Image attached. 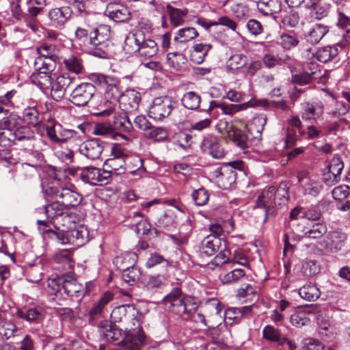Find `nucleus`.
<instances>
[{
	"mask_svg": "<svg viewBox=\"0 0 350 350\" xmlns=\"http://www.w3.org/2000/svg\"><path fill=\"white\" fill-rule=\"evenodd\" d=\"M132 305H123L115 308L111 312V323H120V326L126 317L129 310L131 308Z\"/></svg>",
	"mask_w": 350,
	"mask_h": 350,
	"instance_id": "obj_51",
	"label": "nucleus"
},
{
	"mask_svg": "<svg viewBox=\"0 0 350 350\" xmlns=\"http://www.w3.org/2000/svg\"><path fill=\"white\" fill-rule=\"evenodd\" d=\"M96 92L95 86L91 83H81L72 90L70 102L78 107L85 106Z\"/></svg>",
	"mask_w": 350,
	"mask_h": 350,
	"instance_id": "obj_11",
	"label": "nucleus"
},
{
	"mask_svg": "<svg viewBox=\"0 0 350 350\" xmlns=\"http://www.w3.org/2000/svg\"><path fill=\"white\" fill-rule=\"evenodd\" d=\"M159 265H162L163 271L165 272H167L168 268L171 266V263L168 260L164 258L163 256L154 252L150 254L145 265L146 268L150 269Z\"/></svg>",
	"mask_w": 350,
	"mask_h": 350,
	"instance_id": "obj_49",
	"label": "nucleus"
},
{
	"mask_svg": "<svg viewBox=\"0 0 350 350\" xmlns=\"http://www.w3.org/2000/svg\"><path fill=\"white\" fill-rule=\"evenodd\" d=\"M187 59L181 53L172 52L167 55V66L176 71H182L187 68Z\"/></svg>",
	"mask_w": 350,
	"mask_h": 350,
	"instance_id": "obj_36",
	"label": "nucleus"
},
{
	"mask_svg": "<svg viewBox=\"0 0 350 350\" xmlns=\"http://www.w3.org/2000/svg\"><path fill=\"white\" fill-rule=\"evenodd\" d=\"M246 277L245 271L242 269H234L231 271L226 273L222 279L224 284H232L239 281L240 280Z\"/></svg>",
	"mask_w": 350,
	"mask_h": 350,
	"instance_id": "obj_63",
	"label": "nucleus"
},
{
	"mask_svg": "<svg viewBox=\"0 0 350 350\" xmlns=\"http://www.w3.org/2000/svg\"><path fill=\"white\" fill-rule=\"evenodd\" d=\"M105 16L116 23H124L128 21L131 14L126 6L118 3H108L105 10Z\"/></svg>",
	"mask_w": 350,
	"mask_h": 350,
	"instance_id": "obj_21",
	"label": "nucleus"
},
{
	"mask_svg": "<svg viewBox=\"0 0 350 350\" xmlns=\"http://www.w3.org/2000/svg\"><path fill=\"white\" fill-rule=\"evenodd\" d=\"M290 320L291 324L297 327L307 325L310 323L308 314L304 310L296 311L292 314Z\"/></svg>",
	"mask_w": 350,
	"mask_h": 350,
	"instance_id": "obj_64",
	"label": "nucleus"
},
{
	"mask_svg": "<svg viewBox=\"0 0 350 350\" xmlns=\"http://www.w3.org/2000/svg\"><path fill=\"white\" fill-rule=\"evenodd\" d=\"M198 36V32L193 27H185L179 29L174 40L180 43L189 42Z\"/></svg>",
	"mask_w": 350,
	"mask_h": 350,
	"instance_id": "obj_53",
	"label": "nucleus"
},
{
	"mask_svg": "<svg viewBox=\"0 0 350 350\" xmlns=\"http://www.w3.org/2000/svg\"><path fill=\"white\" fill-rule=\"evenodd\" d=\"M143 319V314L139 312L134 306H132L131 308L129 310L125 320L120 326V329L124 330L126 333L142 329L141 323Z\"/></svg>",
	"mask_w": 350,
	"mask_h": 350,
	"instance_id": "obj_17",
	"label": "nucleus"
},
{
	"mask_svg": "<svg viewBox=\"0 0 350 350\" xmlns=\"http://www.w3.org/2000/svg\"><path fill=\"white\" fill-rule=\"evenodd\" d=\"M120 330V328L117 329L116 325L113 323H107L105 322V325H102L100 327V333L107 342H112L119 340Z\"/></svg>",
	"mask_w": 350,
	"mask_h": 350,
	"instance_id": "obj_42",
	"label": "nucleus"
},
{
	"mask_svg": "<svg viewBox=\"0 0 350 350\" xmlns=\"http://www.w3.org/2000/svg\"><path fill=\"white\" fill-rule=\"evenodd\" d=\"M176 104V101L170 96L157 97L149 107L148 116L154 120H162L170 115Z\"/></svg>",
	"mask_w": 350,
	"mask_h": 350,
	"instance_id": "obj_10",
	"label": "nucleus"
},
{
	"mask_svg": "<svg viewBox=\"0 0 350 350\" xmlns=\"http://www.w3.org/2000/svg\"><path fill=\"white\" fill-rule=\"evenodd\" d=\"M262 338L275 342L280 346L284 345L285 341L279 329L272 325H266L262 331Z\"/></svg>",
	"mask_w": 350,
	"mask_h": 350,
	"instance_id": "obj_41",
	"label": "nucleus"
},
{
	"mask_svg": "<svg viewBox=\"0 0 350 350\" xmlns=\"http://www.w3.org/2000/svg\"><path fill=\"white\" fill-rule=\"evenodd\" d=\"M310 14L312 17L320 20L325 17L330 10V0H310Z\"/></svg>",
	"mask_w": 350,
	"mask_h": 350,
	"instance_id": "obj_28",
	"label": "nucleus"
},
{
	"mask_svg": "<svg viewBox=\"0 0 350 350\" xmlns=\"http://www.w3.org/2000/svg\"><path fill=\"white\" fill-rule=\"evenodd\" d=\"M113 298V294L111 291L105 292L99 301L95 303L89 312L90 319L94 321L100 318L103 312L104 308Z\"/></svg>",
	"mask_w": 350,
	"mask_h": 350,
	"instance_id": "obj_26",
	"label": "nucleus"
},
{
	"mask_svg": "<svg viewBox=\"0 0 350 350\" xmlns=\"http://www.w3.org/2000/svg\"><path fill=\"white\" fill-rule=\"evenodd\" d=\"M328 32L326 26L321 24L312 25L308 31L305 34V39L311 44H317Z\"/></svg>",
	"mask_w": 350,
	"mask_h": 350,
	"instance_id": "obj_34",
	"label": "nucleus"
},
{
	"mask_svg": "<svg viewBox=\"0 0 350 350\" xmlns=\"http://www.w3.org/2000/svg\"><path fill=\"white\" fill-rule=\"evenodd\" d=\"M63 63L66 69L75 74H79L83 72V66L81 59L74 55H69L63 59Z\"/></svg>",
	"mask_w": 350,
	"mask_h": 350,
	"instance_id": "obj_45",
	"label": "nucleus"
},
{
	"mask_svg": "<svg viewBox=\"0 0 350 350\" xmlns=\"http://www.w3.org/2000/svg\"><path fill=\"white\" fill-rule=\"evenodd\" d=\"M167 272L162 271L159 274L147 275L143 280V284L148 290L154 291L161 288L167 280Z\"/></svg>",
	"mask_w": 350,
	"mask_h": 350,
	"instance_id": "obj_38",
	"label": "nucleus"
},
{
	"mask_svg": "<svg viewBox=\"0 0 350 350\" xmlns=\"http://www.w3.org/2000/svg\"><path fill=\"white\" fill-rule=\"evenodd\" d=\"M30 79L33 84L45 93L49 90L53 77L51 72H35L31 75Z\"/></svg>",
	"mask_w": 350,
	"mask_h": 350,
	"instance_id": "obj_27",
	"label": "nucleus"
},
{
	"mask_svg": "<svg viewBox=\"0 0 350 350\" xmlns=\"http://www.w3.org/2000/svg\"><path fill=\"white\" fill-rule=\"evenodd\" d=\"M72 15V10L69 6L53 8L49 10L47 16L50 25L57 29H63Z\"/></svg>",
	"mask_w": 350,
	"mask_h": 350,
	"instance_id": "obj_12",
	"label": "nucleus"
},
{
	"mask_svg": "<svg viewBox=\"0 0 350 350\" xmlns=\"http://www.w3.org/2000/svg\"><path fill=\"white\" fill-rule=\"evenodd\" d=\"M48 287L57 297L81 298L83 296V287L77 280L69 275H64L48 280Z\"/></svg>",
	"mask_w": 350,
	"mask_h": 350,
	"instance_id": "obj_3",
	"label": "nucleus"
},
{
	"mask_svg": "<svg viewBox=\"0 0 350 350\" xmlns=\"http://www.w3.org/2000/svg\"><path fill=\"white\" fill-rule=\"evenodd\" d=\"M48 232L49 239L62 245L72 244L76 246L83 245L87 241L88 234L86 228L83 227L77 228L75 226L66 232H53V230H48Z\"/></svg>",
	"mask_w": 350,
	"mask_h": 350,
	"instance_id": "obj_6",
	"label": "nucleus"
},
{
	"mask_svg": "<svg viewBox=\"0 0 350 350\" xmlns=\"http://www.w3.org/2000/svg\"><path fill=\"white\" fill-rule=\"evenodd\" d=\"M137 260L135 253H128L116 258V263L121 262L122 269V278L129 285L134 284L139 278L140 271L135 264Z\"/></svg>",
	"mask_w": 350,
	"mask_h": 350,
	"instance_id": "obj_9",
	"label": "nucleus"
},
{
	"mask_svg": "<svg viewBox=\"0 0 350 350\" xmlns=\"http://www.w3.org/2000/svg\"><path fill=\"white\" fill-rule=\"evenodd\" d=\"M90 79L92 83L100 88H105L104 95L106 98L116 100V102L118 103V100L120 99V96H122L124 92H122L120 81L118 78L113 76L94 73L91 75Z\"/></svg>",
	"mask_w": 350,
	"mask_h": 350,
	"instance_id": "obj_4",
	"label": "nucleus"
},
{
	"mask_svg": "<svg viewBox=\"0 0 350 350\" xmlns=\"http://www.w3.org/2000/svg\"><path fill=\"white\" fill-rule=\"evenodd\" d=\"M75 218L76 215L75 214L66 211L65 213L53 224L56 228L53 232H66L68 230L75 226Z\"/></svg>",
	"mask_w": 350,
	"mask_h": 350,
	"instance_id": "obj_31",
	"label": "nucleus"
},
{
	"mask_svg": "<svg viewBox=\"0 0 350 350\" xmlns=\"http://www.w3.org/2000/svg\"><path fill=\"white\" fill-rule=\"evenodd\" d=\"M131 163L135 165V169L131 167L130 164L126 167V161L124 157H111L105 161L104 166L108 169L107 171L110 172L111 176L113 174H123L127 169L129 170V173L133 175L143 171V163L140 158H133Z\"/></svg>",
	"mask_w": 350,
	"mask_h": 350,
	"instance_id": "obj_8",
	"label": "nucleus"
},
{
	"mask_svg": "<svg viewBox=\"0 0 350 350\" xmlns=\"http://www.w3.org/2000/svg\"><path fill=\"white\" fill-rule=\"evenodd\" d=\"M326 97L323 98L325 107L328 111V113L334 116H339L345 114L348 111V106L342 102L338 101L332 93L328 91Z\"/></svg>",
	"mask_w": 350,
	"mask_h": 350,
	"instance_id": "obj_23",
	"label": "nucleus"
},
{
	"mask_svg": "<svg viewBox=\"0 0 350 350\" xmlns=\"http://www.w3.org/2000/svg\"><path fill=\"white\" fill-rule=\"evenodd\" d=\"M73 80L74 78L70 77L67 73L60 75L55 80H53L49 88L53 99L56 101L60 100L64 96L66 89L71 85Z\"/></svg>",
	"mask_w": 350,
	"mask_h": 350,
	"instance_id": "obj_15",
	"label": "nucleus"
},
{
	"mask_svg": "<svg viewBox=\"0 0 350 350\" xmlns=\"http://www.w3.org/2000/svg\"><path fill=\"white\" fill-rule=\"evenodd\" d=\"M218 254L214 257V258L207 264V268L211 270H214L216 267H219L222 265L228 263L230 261V252L226 247V243L225 242V246L221 248L218 252Z\"/></svg>",
	"mask_w": 350,
	"mask_h": 350,
	"instance_id": "obj_39",
	"label": "nucleus"
},
{
	"mask_svg": "<svg viewBox=\"0 0 350 350\" xmlns=\"http://www.w3.org/2000/svg\"><path fill=\"white\" fill-rule=\"evenodd\" d=\"M327 226L324 223H315L310 228H305L304 237L308 239H319L327 232Z\"/></svg>",
	"mask_w": 350,
	"mask_h": 350,
	"instance_id": "obj_47",
	"label": "nucleus"
},
{
	"mask_svg": "<svg viewBox=\"0 0 350 350\" xmlns=\"http://www.w3.org/2000/svg\"><path fill=\"white\" fill-rule=\"evenodd\" d=\"M146 336L142 329L126 333L123 346L128 350H139L145 344Z\"/></svg>",
	"mask_w": 350,
	"mask_h": 350,
	"instance_id": "obj_24",
	"label": "nucleus"
},
{
	"mask_svg": "<svg viewBox=\"0 0 350 350\" xmlns=\"http://www.w3.org/2000/svg\"><path fill=\"white\" fill-rule=\"evenodd\" d=\"M124 49L129 54L138 53L139 57L144 59L154 57L159 50L156 42L146 38L144 31L139 29L126 36Z\"/></svg>",
	"mask_w": 350,
	"mask_h": 350,
	"instance_id": "obj_2",
	"label": "nucleus"
},
{
	"mask_svg": "<svg viewBox=\"0 0 350 350\" xmlns=\"http://www.w3.org/2000/svg\"><path fill=\"white\" fill-rule=\"evenodd\" d=\"M299 295L302 299L311 301L319 297L320 291L317 286L309 284L299 288Z\"/></svg>",
	"mask_w": 350,
	"mask_h": 350,
	"instance_id": "obj_50",
	"label": "nucleus"
},
{
	"mask_svg": "<svg viewBox=\"0 0 350 350\" xmlns=\"http://www.w3.org/2000/svg\"><path fill=\"white\" fill-rule=\"evenodd\" d=\"M49 175L54 180L49 184L42 182V191L49 196L57 199L66 208H72L79 206L83 200L82 196L71 187L57 180L56 170L49 168Z\"/></svg>",
	"mask_w": 350,
	"mask_h": 350,
	"instance_id": "obj_1",
	"label": "nucleus"
},
{
	"mask_svg": "<svg viewBox=\"0 0 350 350\" xmlns=\"http://www.w3.org/2000/svg\"><path fill=\"white\" fill-rule=\"evenodd\" d=\"M163 303L165 308L170 312L180 317L184 315V297L182 296L181 290L174 288L163 299Z\"/></svg>",
	"mask_w": 350,
	"mask_h": 350,
	"instance_id": "obj_13",
	"label": "nucleus"
},
{
	"mask_svg": "<svg viewBox=\"0 0 350 350\" xmlns=\"http://www.w3.org/2000/svg\"><path fill=\"white\" fill-rule=\"evenodd\" d=\"M212 49V45L207 43H199L193 46V50L190 53L191 60L196 64H202Z\"/></svg>",
	"mask_w": 350,
	"mask_h": 350,
	"instance_id": "obj_37",
	"label": "nucleus"
},
{
	"mask_svg": "<svg viewBox=\"0 0 350 350\" xmlns=\"http://www.w3.org/2000/svg\"><path fill=\"white\" fill-rule=\"evenodd\" d=\"M17 316L29 322H39L44 318V311L41 307L19 309Z\"/></svg>",
	"mask_w": 350,
	"mask_h": 350,
	"instance_id": "obj_29",
	"label": "nucleus"
},
{
	"mask_svg": "<svg viewBox=\"0 0 350 350\" xmlns=\"http://www.w3.org/2000/svg\"><path fill=\"white\" fill-rule=\"evenodd\" d=\"M167 130L162 126H154L152 124L148 129V131L145 133V137L155 142H163L168 138Z\"/></svg>",
	"mask_w": 350,
	"mask_h": 350,
	"instance_id": "obj_43",
	"label": "nucleus"
},
{
	"mask_svg": "<svg viewBox=\"0 0 350 350\" xmlns=\"http://www.w3.org/2000/svg\"><path fill=\"white\" fill-rule=\"evenodd\" d=\"M23 117L26 123L32 126H36L40 122V113L35 107L25 108Z\"/></svg>",
	"mask_w": 350,
	"mask_h": 350,
	"instance_id": "obj_60",
	"label": "nucleus"
},
{
	"mask_svg": "<svg viewBox=\"0 0 350 350\" xmlns=\"http://www.w3.org/2000/svg\"><path fill=\"white\" fill-rule=\"evenodd\" d=\"M325 103L323 101L307 102L301 111V118L306 121H316L324 113Z\"/></svg>",
	"mask_w": 350,
	"mask_h": 350,
	"instance_id": "obj_22",
	"label": "nucleus"
},
{
	"mask_svg": "<svg viewBox=\"0 0 350 350\" xmlns=\"http://www.w3.org/2000/svg\"><path fill=\"white\" fill-rule=\"evenodd\" d=\"M36 72H53L55 68V60L51 58L37 57L34 61Z\"/></svg>",
	"mask_w": 350,
	"mask_h": 350,
	"instance_id": "obj_46",
	"label": "nucleus"
},
{
	"mask_svg": "<svg viewBox=\"0 0 350 350\" xmlns=\"http://www.w3.org/2000/svg\"><path fill=\"white\" fill-rule=\"evenodd\" d=\"M103 150V142L92 139L82 143L79 148V152L90 160L99 159Z\"/></svg>",
	"mask_w": 350,
	"mask_h": 350,
	"instance_id": "obj_18",
	"label": "nucleus"
},
{
	"mask_svg": "<svg viewBox=\"0 0 350 350\" xmlns=\"http://www.w3.org/2000/svg\"><path fill=\"white\" fill-rule=\"evenodd\" d=\"M275 193V188L274 187H269L268 189L262 191L257 198L256 206L264 209V222L267 219L269 209L274 200Z\"/></svg>",
	"mask_w": 350,
	"mask_h": 350,
	"instance_id": "obj_25",
	"label": "nucleus"
},
{
	"mask_svg": "<svg viewBox=\"0 0 350 350\" xmlns=\"http://www.w3.org/2000/svg\"><path fill=\"white\" fill-rule=\"evenodd\" d=\"M192 227L189 220H187L186 224H184L180 229L178 235H172L171 238L177 244H185L187 242L188 239L191 234Z\"/></svg>",
	"mask_w": 350,
	"mask_h": 350,
	"instance_id": "obj_58",
	"label": "nucleus"
},
{
	"mask_svg": "<svg viewBox=\"0 0 350 350\" xmlns=\"http://www.w3.org/2000/svg\"><path fill=\"white\" fill-rule=\"evenodd\" d=\"M13 140L18 142H25L33 139L34 138V132L29 126H21L17 127L13 131Z\"/></svg>",
	"mask_w": 350,
	"mask_h": 350,
	"instance_id": "obj_57",
	"label": "nucleus"
},
{
	"mask_svg": "<svg viewBox=\"0 0 350 350\" xmlns=\"http://www.w3.org/2000/svg\"><path fill=\"white\" fill-rule=\"evenodd\" d=\"M247 62V57L243 54H234L230 57L227 62L229 69L234 70L243 68Z\"/></svg>",
	"mask_w": 350,
	"mask_h": 350,
	"instance_id": "obj_61",
	"label": "nucleus"
},
{
	"mask_svg": "<svg viewBox=\"0 0 350 350\" xmlns=\"http://www.w3.org/2000/svg\"><path fill=\"white\" fill-rule=\"evenodd\" d=\"M166 10L170 18V23L177 27L183 24L184 18L188 14L187 9H178L172 7L170 4L166 5Z\"/></svg>",
	"mask_w": 350,
	"mask_h": 350,
	"instance_id": "obj_40",
	"label": "nucleus"
},
{
	"mask_svg": "<svg viewBox=\"0 0 350 350\" xmlns=\"http://www.w3.org/2000/svg\"><path fill=\"white\" fill-rule=\"evenodd\" d=\"M200 148L203 152L211 155L214 159H221L226 154L218 138L212 135H208L203 138Z\"/></svg>",
	"mask_w": 350,
	"mask_h": 350,
	"instance_id": "obj_16",
	"label": "nucleus"
},
{
	"mask_svg": "<svg viewBox=\"0 0 350 350\" xmlns=\"http://www.w3.org/2000/svg\"><path fill=\"white\" fill-rule=\"evenodd\" d=\"M75 37L76 41L81 47L87 49H90V46H91L92 31L89 32L87 29L77 27L75 31Z\"/></svg>",
	"mask_w": 350,
	"mask_h": 350,
	"instance_id": "obj_52",
	"label": "nucleus"
},
{
	"mask_svg": "<svg viewBox=\"0 0 350 350\" xmlns=\"http://www.w3.org/2000/svg\"><path fill=\"white\" fill-rule=\"evenodd\" d=\"M117 103L116 100H111L109 98H106L104 95L103 97L101 98L97 106L95 107L96 111L94 112V115L103 117L109 116L115 110Z\"/></svg>",
	"mask_w": 350,
	"mask_h": 350,
	"instance_id": "obj_33",
	"label": "nucleus"
},
{
	"mask_svg": "<svg viewBox=\"0 0 350 350\" xmlns=\"http://www.w3.org/2000/svg\"><path fill=\"white\" fill-rule=\"evenodd\" d=\"M338 53V48L336 45L334 46H327L323 48L319 49L316 53V57L318 61L327 63L329 61L332 60L337 56Z\"/></svg>",
	"mask_w": 350,
	"mask_h": 350,
	"instance_id": "obj_44",
	"label": "nucleus"
},
{
	"mask_svg": "<svg viewBox=\"0 0 350 350\" xmlns=\"http://www.w3.org/2000/svg\"><path fill=\"white\" fill-rule=\"evenodd\" d=\"M66 207L58 200L37 209L38 212H44L46 217L51 219L52 224L55 222L66 211Z\"/></svg>",
	"mask_w": 350,
	"mask_h": 350,
	"instance_id": "obj_32",
	"label": "nucleus"
},
{
	"mask_svg": "<svg viewBox=\"0 0 350 350\" xmlns=\"http://www.w3.org/2000/svg\"><path fill=\"white\" fill-rule=\"evenodd\" d=\"M301 187L302 193L304 196H310L312 197L317 196L322 190L321 184L314 179L304 183Z\"/></svg>",
	"mask_w": 350,
	"mask_h": 350,
	"instance_id": "obj_59",
	"label": "nucleus"
},
{
	"mask_svg": "<svg viewBox=\"0 0 350 350\" xmlns=\"http://www.w3.org/2000/svg\"><path fill=\"white\" fill-rule=\"evenodd\" d=\"M267 123V116L265 114H258L254 116L251 122L247 125V129L254 138L261 137L264 126Z\"/></svg>",
	"mask_w": 350,
	"mask_h": 350,
	"instance_id": "obj_35",
	"label": "nucleus"
},
{
	"mask_svg": "<svg viewBox=\"0 0 350 350\" xmlns=\"http://www.w3.org/2000/svg\"><path fill=\"white\" fill-rule=\"evenodd\" d=\"M159 228L170 230L174 227L175 215L172 211L164 212L155 222Z\"/></svg>",
	"mask_w": 350,
	"mask_h": 350,
	"instance_id": "obj_55",
	"label": "nucleus"
},
{
	"mask_svg": "<svg viewBox=\"0 0 350 350\" xmlns=\"http://www.w3.org/2000/svg\"><path fill=\"white\" fill-rule=\"evenodd\" d=\"M243 168L241 161L225 163L214 171L217 183L222 189H229L236 182L237 170Z\"/></svg>",
	"mask_w": 350,
	"mask_h": 350,
	"instance_id": "obj_5",
	"label": "nucleus"
},
{
	"mask_svg": "<svg viewBox=\"0 0 350 350\" xmlns=\"http://www.w3.org/2000/svg\"><path fill=\"white\" fill-rule=\"evenodd\" d=\"M148 5L150 11L162 14L161 27L164 29H167L168 27L167 16L163 14L166 9L164 3L161 0H151L149 1Z\"/></svg>",
	"mask_w": 350,
	"mask_h": 350,
	"instance_id": "obj_56",
	"label": "nucleus"
},
{
	"mask_svg": "<svg viewBox=\"0 0 350 350\" xmlns=\"http://www.w3.org/2000/svg\"><path fill=\"white\" fill-rule=\"evenodd\" d=\"M191 196L195 205L202 206L208 203L210 193L207 189L202 187L199 189H194Z\"/></svg>",
	"mask_w": 350,
	"mask_h": 350,
	"instance_id": "obj_54",
	"label": "nucleus"
},
{
	"mask_svg": "<svg viewBox=\"0 0 350 350\" xmlns=\"http://www.w3.org/2000/svg\"><path fill=\"white\" fill-rule=\"evenodd\" d=\"M225 242L217 236L208 235L202 240L199 248L203 254L212 256L225 246Z\"/></svg>",
	"mask_w": 350,
	"mask_h": 350,
	"instance_id": "obj_20",
	"label": "nucleus"
},
{
	"mask_svg": "<svg viewBox=\"0 0 350 350\" xmlns=\"http://www.w3.org/2000/svg\"><path fill=\"white\" fill-rule=\"evenodd\" d=\"M347 241V235L341 230H333L328 233L323 243L325 248L331 252L342 250Z\"/></svg>",
	"mask_w": 350,
	"mask_h": 350,
	"instance_id": "obj_19",
	"label": "nucleus"
},
{
	"mask_svg": "<svg viewBox=\"0 0 350 350\" xmlns=\"http://www.w3.org/2000/svg\"><path fill=\"white\" fill-rule=\"evenodd\" d=\"M201 98L200 95L194 92H186L181 99L183 105L191 110H196L200 107Z\"/></svg>",
	"mask_w": 350,
	"mask_h": 350,
	"instance_id": "obj_48",
	"label": "nucleus"
},
{
	"mask_svg": "<svg viewBox=\"0 0 350 350\" xmlns=\"http://www.w3.org/2000/svg\"><path fill=\"white\" fill-rule=\"evenodd\" d=\"M141 101L140 93L135 90H126L118 100L120 108L129 113L137 110Z\"/></svg>",
	"mask_w": 350,
	"mask_h": 350,
	"instance_id": "obj_14",
	"label": "nucleus"
},
{
	"mask_svg": "<svg viewBox=\"0 0 350 350\" xmlns=\"http://www.w3.org/2000/svg\"><path fill=\"white\" fill-rule=\"evenodd\" d=\"M111 36L110 28L107 25H100L92 31L91 46L93 55L99 57L107 55V49Z\"/></svg>",
	"mask_w": 350,
	"mask_h": 350,
	"instance_id": "obj_7",
	"label": "nucleus"
},
{
	"mask_svg": "<svg viewBox=\"0 0 350 350\" xmlns=\"http://www.w3.org/2000/svg\"><path fill=\"white\" fill-rule=\"evenodd\" d=\"M258 10L265 16L273 15L282 10L280 0H259L256 3Z\"/></svg>",
	"mask_w": 350,
	"mask_h": 350,
	"instance_id": "obj_30",
	"label": "nucleus"
},
{
	"mask_svg": "<svg viewBox=\"0 0 350 350\" xmlns=\"http://www.w3.org/2000/svg\"><path fill=\"white\" fill-rule=\"evenodd\" d=\"M46 5V0H27V12L33 17L40 14Z\"/></svg>",
	"mask_w": 350,
	"mask_h": 350,
	"instance_id": "obj_62",
	"label": "nucleus"
}]
</instances>
